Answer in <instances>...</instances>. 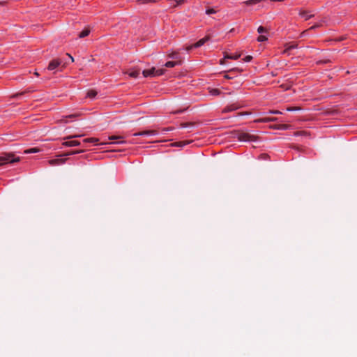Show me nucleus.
I'll return each mask as SVG.
<instances>
[{"instance_id":"obj_34","label":"nucleus","mask_w":357,"mask_h":357,"mask_svg":"<svg viewBox=\"0 0 357 357\" xmlns=\"http://www.w3.org/2000/svg\"><path fill=\"white\" fill-rule=\"evenodd\" d=\"M192 48H195V47H194V44H193V45H189V46H188V47H185V50H186L187 51H190Z\"/></svg>"},{"instance_id":"obj_25","label":"nucleus","mask_w":357,"mask_h":357,"mask_svg":"<svg viewBox=\"0 0 357 357\" xmlns=\"http://www.w3.org/2000/svg\"><path fill=\"white\" fill-rule=\"evenodd\" d=\"M216 12H217V11H216L214 8H208V9H206V14H207V15H211V14H214V13H215Z\"/></svg>"},{"instance_id":"obj_35","label":"nucleus","mask_w":357,"mask_h":357,"mask_svg":"<svg viewBox=\"0 0 357 357\" xmlns=\"http://www.w3.org/2000/svg\"><path fill=\"white\" fill-rule=\"evenodd\" d=\"M97 142H98V139H97V138H90L89 142L96 143Z\"/></svg>"},{"instance_id":"obj_2","label":"nucleus","mask_w":357,"mask_h":357,"mask_svg":"<svg viewBox=\"0 0 357 357\" xmlns=\"http://www.w3.org/2000/svg\"><path fill=\"white\" fill-rule=\"evenodd\" d=\"M238 139L243 142H255L257 141V137L250 133L243 132L238 135Z\"/></svg>"},{"instance_id":"obj_29","label":"nucleus","mask_w":357,"mask_h":357,"mask_svg":"<svg viewBox=\"0 0 357 357\" xmlns=\"http://www.w3.org/2000/svg\"><path fill=\"white\" fill-rule=\"evenodd\" d=\"M321 23H317L315 24H314L313 26H312L308 30H314L317 28H319L320 26H321Z\"/></svg>"},{"instance_id":"obj_8","label":"nucleus","mask_w":357,"mask_h":357,"mask_svg":"<svg viewBox=\"0 0 357 357\" xmlns=\"http://www.w3.org/2000/svg\"><path fill=\"white\" fill-rule=\"evenodd\" d=\"M155 68H152L149 70H144L142 71V74H143V76L144 77H155Z\"/></svg>"},{"instance_id":"obj_7","label":"nucleus","mask_w":357,"mask_h":357,"mask_svg":"<svg viewBox=\"0 0 357 357\" xmlns=\"http://www.w3.org/2000/svg\"><path fill=\"white\" fill-rule=\"evenodd\" d=\"M66 158L53 159L48 161L52 166L63 165L66 162Z\"/></svg>"},{"instance_id":"obj_14","label":"nucleus","mask_w":357,"mask_h":357,"mask_svg":"<svg viewBox=\"0 0 357 357\" xmlns=\"http://www.w3.org/2000/svg\"><path fill=\"white\" fill-rule=\"evenodd\" d=\"M286 48L284 50V53H287L289 51H290L292 49L296 48L298 47V45L296 43H288L286 44Z\"/></svg>"},{"instance_id":"obj_42","label":"nucleus","mask_w":357,"mask_h":357,"mask_svg":"<svg viewBox=\"0 0 357 357\" xmlns=\"http://www.w3.org/2000/svg\"><path fill=\"white\" fill-rule=\"evenodd\" d=\"M173 129H174V128L169 127V128L164 129V130H172Z\"/></svg>"},{"instance_id":"obj_27","label":"nucleus","mask_w":357,"mask_h":357,"mask_svg":"<svg viewBox=\"0 0 357 357\" xmlns=\"http://www.w3.org/2000/svg\"><path fill=\"white\" fill-rule=\"evenodd\" d=\"M267 37L266 36H263V35H260L258 38H257V40L259 42H264V41H266L267 40Z\"/></svg>"},{"instance_id":"obj_6","label":"nucleus","mask_w":357,"mask_h":357,"mask_svg":"<svg viewBox=\"0 0 357 357\" xmlns=\"http://www.w3.org/2000/svg\"><path fill=\"white\" fill-rule=\"evenodd\" d=\"M211 39V36L209 35L206 36L204 38L198 40L196 43L194 44V47L195 48L199 47L202 46L206 42L208 41Z\"/></svg>"},{"instance_id":"obj_3","label":"nucleus","mask_w":357,"mask_h":357,"mask_svg":"<svg viewBox=\"0 0 357 357\" xmlns=\"http://www.w3.org/2000/svg\"><path fill=\"white\" fill-rule=\"evenodd\" d=\"M241 107L242 106L238 103H233V104L226 106L223 109L222 112L227 113V112H233V111H235V110L241 108Z\"/></svg>"},{"instance_id":"obj_48","label":"nucleus","mask_w":357,"mask_h":357,"mask_svg":"<svg viewBox=\"0 0 357 357\" xmlns=\"http://www.w3.org/2000/svg\"><path fill=\"white\" fill-rule=\"evenodd\" d=\"M328 61H329L328 60V61H320L319 63H327Z\"/></svg>"},{"instance_id":"obj_4","label":"nucleus","mask_w":357,"mask_h":357,"mask_svg":"<svg viewBox=\"0 0 357 357\" xmlns=\"http://www.w3.org/2000/svg\"><path fill=\"white\" fill-rule=\"evenodd\" d=\"M61 61L60 59H53L50 62V63L47 66V70H54L56 68H58L61 65Z\"/></svg>"},{"instance_id":"obj_13","label":"nucleus","mask_w":357,"mask_h":357,"mask_svg":"<svg viewBox=\"0 0 357 357\" xmlns=\"http://www.w3.org/2000/svg\"><path fill=\"white\" fill-rule=\"evenodd\" d=\"M238 70L237 68H233V69L229 70L228 71L229 74H225L224 77L227 79H232L234 77L235 73L238 72Z\"/></svg>"},{"instance_id":"obj_12","label":"nucleus","mask_w":357,"mask_h":357,"mask_svg":"<svg viewBox=\"0 0 357 357\" xmlns=\"http://www.w3.org/2000/svg\"><path fill=\"white\" fill-rule=\"evenodd\" d=\"M182 63V60H179V61H167L165 66L167 67V68H173L174 66H176V65H180Z\"/></svg>"},{"instance_id":"obj_9","label":"nucleus","mask_w":357,"mask_h":357,"mask_svg":"<svg viewBox=\"0 0 357 357\" xmlns=\"http://www.w3.org/2000/svg\"><path fill=\"white\" fill-rule=\"evenodd\" d=\"M277 121H278V118H275V117H273V118L265 117V118H261V119H257V120L255 121V122H257V123H268V122Z\"/></svg>"},{"instance_id":"obj_36","label":"nucleus","mask_w":357,"mask_h":357,"mask_svg":"<svg viewBox=\"0 0 357 357\" xmlns=\"http://www.w3.org/2000/svg\"><path fill=\"white\" fill-rule=\"evenodd\" d=\"M189 125L192 126V123H183L181 124V126L182 128H185V127H187Z\"/></svg>"},{"instance_id":"obj_23","label":"nucleus","mask_w":357,"mask_h":357,"mask_svg":"<svg viewBox=\"0 0 357 357\" xmlns=\"http://www.w3.org/2000/svg\"><path fill=\"white\" fill-rule=\"evenodd\" d=\"M165 71V69H158V70L155 69V77L160 76V75L164 74Z\"/></svg>"},{"instance_id":"obj_21","label":"nucleus","mask_w":357,"mask_h":357,"mask_svg":"<svg viewBox=\"0 0 357 357\" xmlns=\"http://www.w3.org/2000/svg\"><path fill=\"white\" fill-rule=\"evenodd\" d=\"M241 56V54H234V55H229L227 54L225 56V59H234L236 60Z\"/></svg>"},{"instance_id":"obj_46","label":"nucleus","mask_w":357,"mask_h":357,"mask_svg":"<svg viewBox=\"0 0 357 357\" xmlns=\"http://www.w3.org/2000/svg\"><path fill=\"white\" fill-rule=\"evenodd\" d=\"M116 144H123V143H125L124 141H119V142H116Z\"/></svg>"},{"instance_id":"obj_44","label":"nucleus","mask_w":357,"mask_h":357,"mask_svg":"<svg viewBox=\"0 0 357 357\" xmlns=\"http://www.w3.org/2000/svg\"><path fill=\"white\" fill-rule=\"evenodd\" d=\"M90 138H86L84 139V142H89Z\"/></svg>"},{"instance_id":"obj_41","label":"nucleus","mask_w":357,"mask_h":357,"mask_svg":"<svg viewBox=\"0 0 357 357\" xmlns=\"http://www.w3.org/2000/svg\"><path fill=\"white\" fill-rule=\"evenodd\" d=\"M67 55L70 57L71 61L73 62L74 61L73 57L70 54H67Z\"/></svg>"},{"instance_id":"obj_15","label":"nucleus","mask_w":357,"mask_h":357,"mask_svg":"<svg viewBox=\"0 0 357 357\" xmlns=\"http://www.w3.org/2000/svg\"><path fill=\"white\" fill-rule=\"evenodd\" d=\"M299 15L301 17H304L305 20H307L310 19L311 17H312L314 16V15L308 14V12L305 11V10L301 11Z\"/></svg>"},{"instance_id":"obj_43","label":"nucleus","mask_w":357,"mask_h":357,"mask_svg":"<svg viewBox=\"0 0 357 357\" xmlns=\"http://www.w3.org/2000/svg\"><path fill=\"white\" fill-rule=\"evenodd\" d=\"M225 59H226L224 58L223 59L220 60V64H222V65L225 64Z\"/></svg>"},{"instance_id":"obj_49","label":"nucleus","mask_w":357,"mask_h":357,"mask_svg":"<svg viewBox=\"0 0 357 357\" xmlns=\"http://www.w3.org/2000/svg\"><path fill=\"white\" fill-rule=\"evenodd\" d=\"M35 75L38 76V73L37 72L35 73Z\"/></svg>"},{"instance_id":"obj_38","label":"nucleus","mask_w":357,"mask_h":357,"mask_svg":"<svg viewBox=\"0 0 357 357\" xmlns=\"http://www.w3.org/2000/svg\"><path fill=\"white\" fill-rule=\"evenodd\" d=\"M309 30L307 29V30H305L304 31H303L301 33V36H305L306 33Z\"/></svg>"},{"instance_id":"obj_18","label":"nucleus","mask_w":357,"mask_h":357,"mask_svg":"<svg viewBox=\"0 0 357 357\" xmlns=\"http://www.w3.org/2000/svg\"><path fill=\"white\" fill-rule=\"evenodd\" d=\"M130 77H137L139 75V70H132L130 72L127 73Z\"/></svg>"},{"instance_id":"obj_24","label":"nucleus","mask_w":357,"mask_h":357,"mask_svg":"<svg viewBox=\"0 0 357 357\" xmlns=\"http://www.w3.org/2000/svg\"><path fill=\"white\" fill-rule=\"evenodd\" d=\"M123 139V137L121 135H112L109 137V139L110 140H114V139Z\"/></svg>"},{"instance_id":"obj_5","label":"nucleus","mask_w":357,"mask_h":357,"mask_svg":"<svg viewBox=\"0 0 357 357\" xmlns=\"http://www.w3.org/2000/svg\"><path fill=\"white\" fill-rule=\"evenodd\" d=\"M157 134V131L154 130H144L133 134L134 136H143V135H155Z\"/></svg>"},{"instance_id":"obj_28","label":"nucleus","mask_w":357,"mask_h":357,"mask_svg":"<svg viewBox=\"0 0 357 357\" xmlns=\"http://www.w3.org/2000/svg\"><path fill=\"white\" fill-rule=\"evenodd\" d=\"M257 31H258V33H265V32H266V31H267V30H266V28H264V26H259V27H258V29H257Z\"/></svg>"},{"instance_id":"obj_1","label":"nucleus","mask_w":357,"mask_h":357,"mask_svg":"<svg viewBox=\"0 0 357 357\" xmlns=\"http://www.w3.org/2000/svg\"><path fill=\"white\" fill-rule=\"evenodd\" d=\"M20 158L19 157L15 158V155L12 153H3L0 155V165H3L7 163H13L19 162Z\"/></svg>"},{"instance_id":"obj_39","label":"nucleus","mask_w":357,"mask_h":357,"mask_svg":"<svg viewBox=\"0 0 357 357\" xmlns=\"http://www.w3.org/2000/svg\"><path fill=\"white\" fill-rule=\"evenodd\" d=\"M79 136L80 135L69 136V137H67L66 139H72V138L77 137H79Z\"/></svg>"},{"instance_id":"obj_22","label":"nucleus","mask_w":357,"mask_h":357,"mask_svg":"<svg viewBox=\"0 0 357 357\" xmlns=\"http://www.w3.org/2000/svg\"><path fill=\"white\" fill-rule=\"evenodd\" d=\"M83 151H84L83 150L70 151V152L64 153L63 155H65V156L71 155L82 153Z\"/></svg>"},{"instance_id":"obj_32","label":"nucleus","mask_w":357,"mask_h":357,"mask_svg":"<svg viewBox=\"0 0 357 357\" xmlns=\"http://www.w3.org/2000/svg\"><path fill=\"white\" fill-rule=\"evenodd\" d=\"M189 143H190L189 142H180L176 143L175 145L177 146H182L189 144Z\"/></svg>"},{"instance_id":"obj_20","label":"nucleus","mask_w":357,"mask_h":357,"mask_svg":"<svg viewBox=\"0 0 357 357\" xmlns=\"http://www.w3.org/2000/svg\"><path fill=\"white\" fill-rule=\"evenodd\" d=\"M290 127L289 125L287 124H280L278 126H275L274 128L279 130H287Z\"/></svg>"},{"instance_id":"obj_11","label":"nucleus","mask_w":357,"mask_h":357,"mask_svg":"<svg viewBox=\"0 0 357 357\" xmlns=\"http://www.w3.org/2000/svg\"><path fill=\"white\" fill-rule=\"evenodd\" d=\"M91 32V29L89 26H86L84 29V30L82 31H81L79 35H78V37L79 38H85L86 36H88L89 35Z\"/></svg>"},{"instance_id":"obj_10","label":"nucleus","mask_w":357,"mask_h":357,"mask_svg":"<svg viewBox=\"0 0 357 357\" xmlns=\"http://www.w3.org/2000/svg\"><path fill=\"white\" fill-rule=\"evenodd\" d=\"M63 146H77L80 145V142L77 140H70L63 142Z\"/></svg>"},{"instance_id":"obj_17","label":"nucleus","mask_w":357,"mask_h":357,"mask_svg":"<svg viewBox=\"0 0 357 357\" xmlns=\"http://www.w3.org/2000/svg\"><path fill=\"white\" fill-rule=\"evenodd\" d=\"M40 150L38 148H31L29 149H26L24 151V153L25 154H29V153H35L39 152Z\"/></svg>"},{"instance_id":"obj_47","label":"nucleus","mask_w":357,"mask_h":357,"mask_svg":"<svg viewBox=\"0 0 357 357\" xmlns=\"http://www.w3.org/2000/svg\"><path fill=\"white\" fill-rule=\"evenodd\" d=\"M5 5V2L4 1H0V6H3Z\"/></svg>"},{"instance_id":"obj_45","label":"nucleus","mask_w":357,"mask_h":357,"mask_svg":"<svg viewBox=\"0 0 357 357\" xmlns=\"http://www.w3.org/2000/svg\"><path fill=\"white\" fill-rule=\"evenodd\" d=\"M183 111V110H178V111L174 112V113H175V114L181 113V112H182Z\"/></svg>"},{"instance_id":"obj_26","label":"nucleus","mask_w":357,"mask_h":357,"mask_svg":"<svg viewBox=\"0 0 357 357\" xmlns=\"http://www.w3.org/2000/svg\"><path fill=\"white\" fill-rule=\"evenodd\" d=\"M210 93L213 96H217V95L220 94V91L218 89H211L210 91Z\"/></svg>"},{"instance_id":"obj_19","label":"nucleus","mask_w":357,"mask_h":357,"mask_svg":"<svg viewBox=\"0 0 357 357\" xmlns=\"http://www.w3.org/2000/svg\"><path fill=\"white\" fill-rule=\"evenodd\" d=\"M97 95V91H95V90H89L88 92H87V95H86V97L89 98H94Z\"/></svg>"},{"instance_id":"obj_31","label":"nucleus","mask_w":357,"mask_h":357,"mask_svg":"<svg viewBox=\"0 0 357 357\" xmlns=\"http://www.w3.org/2000/svg\"><path fill=\"white\" fill-rule=\"evenodd\" d=\"M268 113L273 114H282V112L279 110H269Z\"/></svg>"},{"instance_id":"obj_40","label":"nucleus","mask_w":357,"mask_h":357,"mask_svg":"<svg viewBox=\"0 0 357 357\" xmlns=\"http://www.w3.org/2000/svg\"><path fill=\"white\" fill-rule=\"evenodd\" d=\"M174 1H176L178 4H180V3H182L184 0H174Z\"/></svg>"},{"instance_id":"obj_37","label":"nucleus","mask_w":357,"mask_h":357,"mask_svg":"<svg viewBox=\"0 0 357 357\" xmlns=\"http://www.w3.org/2000/svg\"><path fill=\"white\" fill-rule=\"evenodd\" d=\"M298 108H297V107H288V108H287V111H295V110H298Z\"/></svg>"},{"instance_id":"obj_16","label":"nucleus","mask_w":357,"mask_h":357,"mask_svg":"<svg viewBox=\"0 0 357 357\" xmlns=\"http://www.w3.org/2000/svg\"><path fill=\"white\" fill-rule=\"evenodd\" d=\"M168 57L172 59H175L176 61L182 60L181 56L178 55L177 52H173L168 55Z\"/></svg>"},{"instance_id":"obj_30","label":"nucleus","mask_w":357,"mask_h":357,"mask_svg":"<svg viewBox=\"0 0 357 357\" xmlns=\"http://www.w3.org/2000/svg\"><path fill=\"white\" fill-rule=\"evenodd\" d=\"M154 0H137L139 3H147L150 2H154Z\"/></svg>"},{"instance_id":"obj_33","label":"nucleus","mask_w":357,"mask_h":357,"mask_svg":"<svg viewBox=\"0 0 357 357\" xmlns=\"http://www.w3.org/2000/svg\"><path fill=\"white\" fill-rule=\"evenodd\" d=\"M252 59V56H245V57L243 59L244 61H245V62H249V61H250Z\"/></svg>"}]
</instances>
